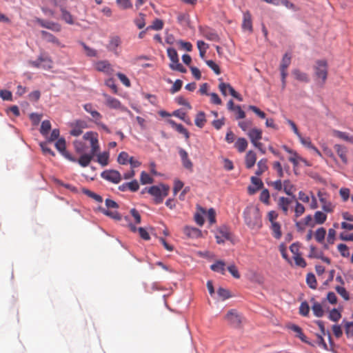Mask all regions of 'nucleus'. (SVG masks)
Masks as SVG:
<instances>
[{
	"mask_svg": "<svg viewBox=\"0 0 353 353\" xmlns=\"http://www.w3.org/2000/svg\"><path fill=\"white\" fill-rule=\"evenodd\" d=\"M345 332L347 337L353 336V322L345 323Z\"/></svg>",
	"mask_w": 353,
	"mask_h": 353,
	"instance_id": "obj_64",
	"label": "nucleus"
},
{
	"mask_svg": "<svg viewBox=\"0 0 353 353\" xmlns=\"http://www.w3.org/2000/svg\"><path fill=\"white\" fill-rule=\"evenodd\" d=\"M299 159H302V157L296 152L290 154L288 160L293 164L294 167L296 168L299 164Z\"/></svg>",
	"mask_w": 353,
	"mask_h": 353,
	"instance_id": "obj_54",
	"label": "nucleus"
},
{
	"mask_svg": "<svg viewBox=\"0 0 353 353\" xmlns=\"http://www.w3.org/2000/svg\"><path fill=\"white\" fill-rule=\"evenodd\" d=\"M85 140L90 141L91 150L89 154H83L78 159V163L81 167H87L93 157L99 151V144L98 140V134L96 132L90 131L87 132L83 135Z\"/></svg>",
	"mask_w": 353,
	"mask_h": 353,
	"instance_id": "obj_1",
	"label": "nucleus"
},
{
	"mask_svg": "<svg viewBox=\"0 0 353 353\" xmlns=\"http://www.w3.org/2000/svg\"><path fill=\"white\" fill-rule=\"evenodd\" d=\"M271 225V229L272 231L273 236L276 239H279L282 236L280 224L276 222L272 223Z\"/></svg>",
	"mask_w": 353,
	"mask_h": 353,
	"instance_id": "obj_44",
	"label": "nucleus"
},
{
	"mask_svg": "<svg viewBox=\"0 0 353 353\" xmlns=\"http://www.w3.org/2000/svg\"><path fill=\"white\" fill-rule=\"evenodd\" d=\"M101 177L114 183H119L121 181V174L114 170L103 171L101 173Z\"/></svg>",
	"mask_w": 353,
	"mask_h": 353,
	"instance_id": "obj_11",
	"label": "nucleus"
},
{
	"mask_svg": "<svg viewBox=\"0 0 353 353\" xmlns=\"http://www.w3.org/2000/svg\"><path fill=\"white\" fill-rule=\"evenodd\" d=\"M326 230L324 228H320L316 230L314 234V237L316 241L322 243L325 239Z\"/></svg>",
	"mask_w": 353,
	"mask_h": 353,
	"instance_id": "obj_49",
	"label": "nucleus"
},
{
	"mask_svg": "<svg viewBox=\"0 0 353 353\" xmlns=\"http://www.w3.org/2000/svg\"><path fill=\"white\" fill-rule=\"evenodd\" d=\"M210 269L216 272L224 275L225 274V263L223 261L219 260L210 265Z\"/></svg>",
	"mask_w": 353,
	"mask_h": 353,
	"instance_id": "obj_30",
	"label": "nucleus"
},
{
	"mask_svg": "<svg viewBox=\"0 0 353 353\" xmlns=\"http://www.w3.org/2000/svg\"><path fill=\"white\" fill-rule=\"evenodd\" d=\"M215 238L219 244L223 243L225 240L230 239V232L225 226L221 227L217 230Z\"/></svg>",
	"mask_w": 353,
	"mask_h": 353,
	"instance_id": "obj_15",
	"label": "nucleus"
},
{
	"mask_svg": "<svg viewBox=\"0 0 353 353\" xmlns=\"http://www.w3.org/2000/svg\"><path fill=\"white\" fill-rule=\"evenodd\" d=\"M292 199L284 196H281L278 199L277 205L284 215L287 216L289 213V207L292 203Z\"/></svg>",
	"mask_w": 353,
	"mask_h": 353,
	"instance_id": "obj_17",
	"label": "nucleus"
},
{
	"mask_svg": "<svg viewBox=\"0 0 353 353\" xmlns=\"http://www.w3.org/2000/svg\"><path fill=\"white\" fill-rule=\"evenodd\" d=\"M80 43L82 46V47L83 48L84 51H85V54H87V56L91 57L97 56V51L95 50L90 48L83 42H81Z\"/></svg>",
	"mask_w": 353,
	"mask_h": 353,
	"instance_id": "obj_61",
	"label": "nucleus"
},
{
	"mask_svg": "<svg viewBox=\"0 0 353 353\" xmlns=\"http://www.w3.org/2000/svg\"><path fill=\"white\" fill-rule=\"evenodd\" d=\"M245 166L247 168H252L256 161V155L254 152L252 150H250L247 152L245 155Z\"/></svg>",
	"mask_w": 353,
	"mask_h": 353,
	"instance_id": "obj_28",
	"label": "nucleus"
},
{
	"mask_svg": "<svg viewBox=\"0 0 353 353\" xmlns=\"http://www.w3.org/2000/svg\"><path fill=\"white\" fill-rule=\"evenodd\" d=\"M248 136L252 143L262 139V131L258 128H252L248 132Z\"/></svg>",
	"mask_w": 353,
	"mask_h": 353,
	"instance_id": "obj_29",
	"label": "nucleus"
},
{
	"mask_svg": "<svg viewBox=\"0 0 353 353\" xmlns=\"http://www.w3.org/2000/svg\"><path fill=\"white\" fill-rule=\"evenodd\" d=\"M294 225L298 231L303 232L305 230L306 226H309L311 228L314 227L315 223L312 216L311 214H308L301 221L298 220L297 221H296Z\"/></svg>",
	"mask_w": 353,
	"mask_h": 353,
	"instance_id": "obj_10",
	"label": "nucleus"
},
{
	"mask_svg": "<svg viewBox=\"0 0 353 353\" xmlns=\"http://www.w3.org/2000/svg\"><path fill=\"white\" fill-rule=\"evenodd\" d=\"M35 21L41 27L51 30L56 32H59L61 30V26L58 23L50 21H45L39 18H36Z\"/></svg>",
	"mask_w": 353,
	"mask_h": 353,
	"instance_id": "obj_12",
	"label": "nucleus"
},
{
	"mask_svg": "<svg viewBox=\"0 0 353 353\" xmlns=\"http://www.w3.org/2000/svg\"><path fill=\"white\" fill-rule=\"evenodd\" d=\"M169 123L172 125V128H174L179 133L183 134L186 139H188L190 138V133L188 131L186 128H184V126L181 124L176 123L173 120H169Z\"/></svg>",
	"mask_w": 353,
	"mask_h": 353,
	"instance_id": "obj_25",
	"label": "nucleus"
},
{
	"mask_svg": "<svg viewBox=\"0 0 353 353\" xmlns=\"http://www.w3.org/2000/svg\"><path fill=\"white\" fill-rule=\"evenodd\" d=\"M326 219L327 215L324 212L321 211H316L314 213V221L315 224H323L325 222Z\"/></svg>",
	"mask_w": 353,
	"mask_h": 353,
	"instance_id": "obj_37",
	"label": "nucleus"
},
{
	"mask_svg": "<svg viewBox=\"0 0 353 353\" xmlns=\"http://www.w3.org/2000/svg\"><path fill=\"white\" fill-rule=\"evenodd\" d=\"M315 323L319 326V327L321 330V334L317 335V337L319 340L320 344L323 345L324 347H326L327 345L323 338V335L326 334L324 323L322 321H316Z\"/></svg>",
	"mask_w": 353,
	"mask_h": 353,
	"instance_id": "obj_32",
	"label": "nucleus"
},
{
	"mask_svg": "<svg viewBox=\"0 0 353 353\" xmlns=\"http://www.w3.org/2000/svg\"><path fill=\"white\" fill-rule=\"evenodd\" d=\"M272 168L277 172V175L279 178H282L284 176V172L282 168V165L280 162L275 161L272 164Z\"/></svg>",
	"mask_w": 353,
	"mask_h": 353,
	"instance_id": "obj_60",
	"label": "nucleus"
},
{
	"mask_svg": "<svg viewBox=\"0 0 353 353\" xmlns=\"http://www.w3.org/2000/svg\"><path fill=\"white\" fill-rule=\"evenodd\" d=\"M121 44V39L119 37H113L110 39L108 48L115 53H117V49Z\"/></svg>",
	"mask_w": 353,
	"mask_h": 353,
	"instance_id": "obj_33",
	"label": "nucleus"
},
{
	"mask_svg": "<svg viewBox=\"0 0 353 353\" xmlns=\"http://www.w3.org/2000/svg\"><path fill=\"white\" fill-rule=\"evenodd\" d=\"M310 312V307L307 302H302L299 307V313L302 316H306Z\"/></svg>",
	"mask_w": 353,
	"mask_h": 353,
	"instance_id": "obj_59",
	"label": "nucleus"
},
{
	"mask_svg": "<svg viewBox=\"0 0 353 353\" xmlns=\"http://www.w3.org/2000/svg\"><path fill=\"white\" fill-rule=\"evenodd\" d=\"M163 28V21L161 19H156L152 24L148 26L146 30H160Z\"/></svg>",
	"mask_w": 353,
	"mask_h": 353,
	"instance_id": "obj_48",
	"label": "nucleus"
},
{
	"mask_svg": "<svg viewBox=\"0 0 353 353\" xmlns=\"http://www.w3.org/2000/svg\"><path fill=\"white\" fill-rule=\"evenodd\" d=\"M179 154L181 157L182 165L184 168L190 172L193 171V163L188 157V152L183 148H179Z\"/></svg>",
	"mask_w": 353,
	"mask_h": 353,
	"instance_id": "obj_13",
	"label": "nucleus"
},
{
	"mask_svg": "<svg viewBox=\"0 0 353 353\" xmlns=\"http://www.w3.org/2000/svg\"><path fill=\"white\" fill-rule=\"evenodd\" d=\"M148 193L154 197V203L159 204L163 202V199L168 196L169 187L164 184L153 185L148 189Z\"/></svg>",
	"mask_w": 353,
	"mask_h": 353,
	"instance_id": "obj_3",
	"label": "nucleus"
},
{
	"mask_svg": "<svg viewBox=\"0 0 353 353\" xmlns=\"http://www.w3.org/2000/svg\"><path fill=\"white\" fill-rule=\"evenodd\" d=\"M97 157V162L102 166H106L108 164L109 152H103L102 153L96 154Z\"/></svg>",
	"mask_w": 353,
	"mask_h": 353,
	"instance_id": "obj_34",
	"label": "nucleus"
},
{
	"mask_svg": "<svg viewBox=\"0 0 353 353\" xmlns=\"http://www.w3.org/2000/svg\"><path fill=\"white\" fill-rule=\"evenodd\" d=\"M288 328L293 331L296 335L302 342L310 345L311 343L307 341L306 336L303 334L302 329L297 325L290 324L288 325Z\"/></svg>",
	"mask_w": 353,
	"mask_h": 353,
	"instance_id": "obj_16",
	"label": "nucleus"
},
{
	"mask_svg": "<svg viewBox=\"0 0 353 353\" xmlns=\"http://www.w3.org/2000/svg\"><path fill=\"white\" fill-rule=\"evenodd\" d=\"M145 15L143 13H139V17L134 19V23L139 29H142L145 26Z\"/></svg>",
	"mask_w": 353,
	"mask_h": 353,
	"instance_id": "obj_52",
	"label": "nucleus"
},
{
	"mask_svg": "<svg viewBox=\"0 0 353 353\" xmlns=\"http://www.w3.org/2000/svg\"><path fill=\"white\" fill-rule=\"evenodd\" d=\"M201 32L202 35L208 40L212 41H219V37L217 34V33L210 29V28H203L201 29Z\"/></svg>",
	"mask_w": 353,
	"mask_h": 353,
	"instance_id": "obj_18",
	"label": "nucleus"
},
{
	"mask_svg": "<svg viewBox=\"0 0 353 353\" xmlns=\"http://www.w3.org/2000/svg\"><path fill=\"white\" fill-rule=\"evenodd\" d=\"M94 68L97 71L103 72L104 74L109 76L113 74L114 72L111 63L106 60L97 61L94 63Z\"/></svg>",
	"mask_w": 353,
	"mask_h": 353,
	"instance_id": "obj_9",
	"label": "nucleus"
},
{
	"mask_svg": "<svg viewBox=\"0 0 353 353\" xmlns=\"http://www.w3.org/2000/svg\"><path fill=\"white\" fill-rule=\"evenodd\" d=\"M206 214V210L205 208L197 206V211L194 214V221L200 226L204 224L205 220L203 216Z\"/></svg>",
	"mask_w": 353,
	"mask_h": 353,
	"instance_id": "obj_23",
	"label": "nucleus"
},
{
	"mask_svg": "<svg viewBox=\"0 0 353 353\" xmlns=\"http://www.w3.org/2000/svg\"><path fill=\"white\" fill-rule=\"evenodd\" d=\"M197 48L199 50V55L201 59H204L206 50L208 48V45L203 41H197Z\"/></svg>",
	"mask_w": 353,
	"mask_h": 353,
	"instance_id": "obj_51",
	"label": "nucleus"
},
{
	"mask_svg": "<svg viewBox=\"0 0 353 353\" xmlns=\"http://www.w3.org/2000/svg\"><path fill=\"white\" fill-rule=\"evenodd\" d=\"M228 270L235 279H239L241 275L238 271L236 266L234 264H231L228 267Z\"/></svg>",
	"mask_w": 353,
	"mask_h": 353,
	"instance_id": "obj_63",
	"label": "nucleus"
},
{
	"mask_svg": "<svg viewBox=\"0 0 353 353\" xmlns=\"http://www.w3.org/2000/svg\"><path fill=\"white\" fill-rule=\"evenodd\" d=\"M234 146L239 152H243L248 147V141L245 138H239L236 140Z\"/></svg>",
	"mask_w": 353,
	"mask_h": 353,
	"instance_id": "obj_36",
	"label": "nucleus"
},
{
	"mask_svg": "<svg viewBox=\"0 0 353 353\" xmlns=\"http://www.w3.org/2000/svg\"><path fill=\"white\" fill-rule=\"evenodd\" d=\"M71 130L70 134L74 137H78L83 132V129L87 127L86 123L84 121L78 120L70 124Z\"/></svg>",
	"mask_w": 353,
	"mask_h": 353,
	"instance_id": "obj_14",
	"label": "nucleus"
},
{
	"mask_svg": "<svg viewBox=\"0 0 353 353\" xmlns=\"http://www.w3.org/2000/svg\"><path fill=\"white\" fill-rule=\"evenodd\" d=\"M300 142L302 145L305 146L306 148L312 150L318 156L321 157V152L317 149L316 147H315L311 142L310 138H304L300 135V137H298Z\"/></svg>",
	"mask_w": 353,
	"mask_h": 353,
	"instance_id": "obj_24",
	"label": "nucleus"
},
{
	"mask_svg": "<svg viewBox=\"0 0 353 353\" xmlns=\"http://www.w3.org/2000/svg\"><path fill=\"white\" fill-rule=\"evenodd\" d=\"M306 283L308 286L312 289H316L317 287V282L314 274L308 273L306 276Z\"/></svg>",
	"mask_w": 353,
	"mask_h": 353,
	"instance_id": "obj_47",
	"label": "nucleus"
},
{
	"mask_svg": "<svg viewBox=\"0 0 353 353\" xmlns=\"http://www.w3.org/2000/svg\"><path fill=\"white\" fill-rule=\"evenodd\" d=\"M315 77L321 81V84L323 85L327 77V63L325 60H319L316 62L314 67Z\"/></svg>",
	"mask_w": 353,
	"mask_h": 353,
	"instance_id": "obj_5",
	"label": "nucleus"
},
{
	"mask_svg": "<svg viewBox=\"0 0 353 353\" xmlns=\"http://www.w3.org/2000/svg\"><path fill=\"white\" fill-rule=\"evenodd\" d=\"M283 188L285 193L288 196H292L295 190L294 185L290 180H285L283 182Z\"/></svg>",
	"mask_w": 353,
	"mask_h": 353,
	"instance_id": "obj_35",
	"label": "nucleus"
},
{
	"mask_svg": "<svg viewBox=\"0 0 353 353\" xmlns=\"http://www.w3.org/2000/svg\"><path fill=\"white\" fill-rule=\"evenodd\" d=\"M205 215L211 225L216 222V212L213 208H210L208 211H206Z\"/></svg>",
	"mask_w": 353,
	"mask_h": 353,
	"instance_id": "obj_62",
	"label": "nucleus"
},
{
	"mask_svg": "<svg viewBox=\"0 0 353 353\" xmlns=\"http://www.w3.org/2000/svg\"><path fill=\"white\" fill-rule=\"evenodd\" d=\"M39 60L42 61V68L44 69L52 68V61L50 57L41 54L39 56Z\"/></svg>",
	"mask_w": 353,
	"mask_h": 353,
	"instance_id": "obj_45",
	"label": "nucleus"
},
{
	"mask_svg": "<svg viewBox=\"0 0 353 353\" xmlns=\"http://www.w3.org/2000/svg\"><path fill=\"white\" fill-rule=\"evenodd\" d=\"M225 320L231 327L239 328L241 325L243 317L236 310L232 309L225 314Z\"/></svg>",
	"mask_w": 353,
	"mask_h": 353,
	"instance_id": "obj_6",
	"label": "nucleus"
},
{
	"mask_svg": "<svg viewBox=\"0 0 353 353\" xmlns=\"http://www.w3.org/2000/svg\"><path fill=\"white\" fill-rule=\"evenodd\" d=\"M294 214L293 216V221L295 223L298 221V218L302 216L305 212V208L299 201H296L294 208Z\"/></svg>",
	"mask_w": 353,
	"mask_h": 353,
	"instance_id": "obj_27",
	"label": "nucleus"
},
{
	"mask_svg": "<svg viewBox=\"0 0 353 353\" xmlns=\"http://www.w3.org/2000/svg\"><path fill=\"white\" fill-rule=\"evenodd\" d=\"M260 201L266 205L270 203V193L268 190L264 189L260 194Z\"/></svg>",
	"mask_w": 353,
	"mask_h": 353,
	"instance_id": "obj_57",
	"label": "nucleus"
},
{
	"mask_svg": "<svg viewBox=\"0 0 353 353\" xmlns=\"http://www.w3.org/2000/svg\"><path fill=\"white\" fill-rule=\"evenodd\" d=\"M334 148L336 152L337 153V154L339 155V157H340V159H341L342 162L344 164H347V148L342 145L336 144V145H334Z\"/></svg>",
	"mask_w": 353,
	"mask_h": 353,
	"instance_id": "obj_20",
	"label": "nucleus"
},
{
	"mask_svg": "<svg viewBox=\"0 0 353 353\" xmlns=\"http://www.w3.org/2000/svg\"><path fill=\"white\" fill-rule=\"evenodd\" d=\"M242 28L244 30H248L249 32H252V17L250 12L247 11L243 13V19L242 23Z\"/></svg>",
	"mask_w": 353,
	"mask_h": 353,
	"instance_id": "obj_22",
	"label": "nucleus"
},
{
	"mask_svg": "<svg viewBox=\"0 0 353 353\" xmlns=\"http://www.w3.org/2000/svg\"><path fill=\"white\" fill-rule=\"evenodd\" d=\"M167 52H168V56L171 61L170 64L177 63L178 61H179L177 52L174 48H168Z\"/></svg>",
	"mask_w": 353,
	"mask_h": 353,
	"instance_id": "obj_42",
	"label": "nucleus"
},
{
	"mask_svg": "<svg viewBox=\"0 0 353 353\" xmlns=\"http://www.w3.org/2000/svg\"><path fill=\"white\" fill-rule=\"evenodd\" d=\"M103 97H105V104L108 108L111 109L120 110L122 112H127L131 117L133 116V114L131 112V111L129 110L127 108L123 106L118 99L112 97L111 96L107 94H103Z\"/></svg>",
	"mask_w": 353,
	"mask_h": 353,
	"instance_id": "obj_8",
	"label": "nucleus"
},
{
	"mask_svg": "<svg viewBox=\"0 0 353 353\" xmlns=\"http://www.w3.org/2000/svg\"><path fill=\"white\" fill-rule=\"evenodd\" d=\"M105 206L107 208H104L103 207H99L98 210L103 213V214L114 219L119 221L121 219V216L117 210H110L109 209H117L119 208V205L113 200L107 199L105 201Z\"/></svg>",
	"mask_w": 353,
	"mask_h": 353,
	"instance_id": "obj_4",
	"label": "nucleus"
},
{
	"mask_svg": "<svg viewBox=\"0 0 353 353\" xmlns=\"http://www.w3.org/2000/svg\"><path fill=\"white\" fill-rule=\"evenodd\" d=\"M51 129V123L48 120L42 121L40 128V132L43 136H47Z\"/></svg>",
	"mask_w": 353,
	"mask_h": 353,
	"instance_id": "obj_46",
	"label": "nucleus"
},
{
	"mask_svg": "<svg viewBox=\"0 0 353 353\" xmlns=\"http://www.w3.org/2000/svg\"><path fill=\"white\" fill-rule=\"evenodd\" d=\"M291 59L292 56L289 53H285L281 60V64H280V68L282 69H288L289 65L291 63Z\"/></svg>",
	"mask_w": 353,
	"mask_h": 353,
	"instance_id": "obj_50",
	"label": "nucleus"
},
{
	"mask_svg": "<svg viewBox=\"0 0 353 353\" xmlns=\"http://www.w3.org/2000/svg\"><path fill=\"white\" fill-rule=\"evenodd\" d=\"M91 116L92 117L95 123L99 127H100L101 129H103L105 132H106L108 134L111 132L108 127L100 121V120L102 118V115L98 111L94 110V112H92Z\"/></svg>",
	"mask_w": 353,
	"mask_h": 353,
	"instance_id": "obj_21",
	"label": "nucleus"
},
{
	"mask_svg": "<svg viewBox=\"0 0 353 353\" xmlns=\"http://www.w3.org/2000/svg\"><path fill=\"white\" fill-rule=\"evenodd\" d=\"M268 170L267 159H262L257 163V170L256 174L258 176L261 175L265 171Z\"/></svg>",
	"mask_w": 353,
	"mask_h": 353,
	"instance_id": "obj_38",
	"label": "nucleus"
},
{
	"mask_svg": "<svg viewBox=\"0 0 353 353\" xmlns=\"http://www.w3.org/2000/svg\"><path fill=\"white\" fill-rule=\"evenodd\" d=\"M184 233L189 237L198 238L201 236V231L196 228L186 226L184 228Z\"/></svg>",
	"mask_w": 353,
	"mask_h": 353,
	"instance_id": "obj_31",
	"label": "nucleus"
},
{
	"mask_svg": "<svg viewBox=\"0 0 353 353\" xmlns=\"http://www.w3.org/2000/svg\"><path fill=\"white\" fill-rule=\"evenodd\" d=\"M83 192L84 194H85L87 196H88L89 197L92 198L93 199H94L96 201H97L99 203L103 202V198L100 195H99L88 189H83Z\"/></svg>",
	"mask_w": 353,
	"mask_h": 353,
	"instance_id": "obj_53",
	"label": "nucleus"
},
{
	"mask_svg": "<svg viewBox=\"0 0 353 353\" xmlns=\"http://www.w3.org/2000/svg\"><path fill=\"white\" fill-rule=\"evenodd\" d=\"M130 158V157H129V155L127 152H121L119 154L117 160L120 164L125 165L128 163Z\"/></svg>",
	"mask_w": 353,
	"mask_h": 353,
	"instance_id": "obj_58",
	"label": "nucleus"
},
{
	"mask_svg": "<svg viewBox=\"0 0 353 353\" xmlns=\"http://www.w3.org/2000/svg\"><path fill=\"white\" fill-rule=\"evenodd\" d=\"M60 10L62 14V19L68 24H73L74 20L72 15L65 8L63 7H61Z\"/></svg>",
	"mask_w": 353,
	"mask_h": 353,
	"instance_id": "obj_40",
	"label": "nucleus"
},
{
	"mask_svg": "<svg viewBox=\"0 0 353 353\" xmlns=\"http://www.w3.org/2000/svg\"><path fill=\"white\" fill-rule=\"evenodd\" d=\"M194 121H195V125L197 127L202 128L206 122L205 113L203 112H199L196 114Z\"/></svg>",
	"mask_w": 353,
	"mask_h": 353,
	"instance_id": "obj_39",
	"label": "nucleus"
},
{
	"mask_svg": "<svg viewBox=\"0 0 353 353\" xmlns=\"http://www.w3.org/2000/svg\"><path fill=\"white\" fill-rule=\"evenodd\" d=\"M333 135L339 139L353 143V137H350L346 132H341L339 130H334Z\"/></svg>",
	"mask_w": 353,
	"mask_h": 353,
	"instance_id": "obj_43",
	"label": "nucleus"
},
{
	"mask_svg": "<svg viewBox=\"0 0 353 353\" xmlns=\"http://www.w3.org/2000/svg\"><path fill=\"white\" fill-rule=\"evenodd\" d=\"M312 310L313 311L314 314L317 317H321L324 314V310L323 309V307L318 302H314L312 306Z\"/></svg>",
	"mask_w": 353,
	"mask_h": 353,
	"instance_id": "obj_41",
	"label": "nucleus"
},
{
	"mask_svg": "<svg viewBox=\"0 0 353 353\" xmlns=\"http://www.w3.org/2000/svg\"><path fill=\"white\" fill-rule=\"evenodd\" d=\"M41 34L42 38L47 42L52 43H53L57 46H59V47L64 46L61 45L60 41L52 34H51L47 31L42 30V31H41Z\"/></svg>",
	"mask_w": 353,
	"mask_h": 353,
	"instance_id": "obj_19",
	"label": "nucleus"
},
{
	"mask_svg": "<svg viewBox=\"0 0 353 353\" xmlns=\"http://www.w3.org/2000/svg\"><path fill=\"white\" fill-rule=\"evenodd\" d=\"M292 75L294 79L299 81L303 83H308L310 81V78L305 72L301 71L299 69H294L292 72Z\"/></svg>",
	"mask_w": 353,
	"mask_h": 353,
	"instance_id": "obj_26",
	"label": "nucleus"
},
{
	"mask_svg": "<svg viewBox=\"0 0 353 353\" xmlns=\"http://www.w3.org/2000/svg\"><path fill=\"white\" fill-rule=\"evenodd\" d=\"M140 181L141 183L143 185L150 184L153 182L152 178L145 171L141 172Z\"/></svg>",
	"mask_w": 353,
	"mask_h": 353,
	"instance_id": "obj_55",
	"label": "nucleus"
},
{
	"mask_svg": "<svg viewBox=\"0 0 353 353\" xmlns=\"http://www.w3.org/2000/svg\"><path fill=\"white\" fill-rule=\"evenodd\" d=\"M74 147L75 151L79 154L83 153L85 151V148H86L85 144L81 141H74Z\"/></svg>",
	"mask_w": 353,
	"mask_h": 353,
	"instance_id": "obj_56",
	"label": "nucleus"
},
{
	"mask_svg": "<svg viewBox=\"0 0 353 353\" xmlns=\"http://www.w3.org/2000/svg\"><path fill=\"white\" fill-rule=\"evenodd\" d=\"M243 214L245 223L250 229L257 230L262 226L261 216L258 208L248 206Z\"/></svg>",
	"mask_w": 353,
	"mask_h": 353,
	"instance_id": "obj_2",
	"label": "nucleus"
},
{
	"mask_svg": "<svg viewBox=\"0 0 353 353\" xmlns=\"http://www.w3.org/2000/svg\"><path fill=\"white\" fill-rule=\"evenodd\" d=\"M317 196L321 203L323 210L327 213L332 212L335 205L330 201V194L325 191L319 190Z\"/></svg>",
	"mask_w": 353,
	"mask_h": 353,
	"instance_id": "obj_7",
	"label": "nucleus"
}]
</instances>
